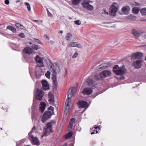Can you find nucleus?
<instances>
[{"instance_id": "nucleus-1", "label": "nucleus", "mask_w": 146, "mask_h": 146, "mask_svg": "<svg viewBox=\"0 0 146 146\" xmlns=\"http://www.w3.org/2000/svg\"><path fill=\"white\" fill-rule=\"evenodd\" d=\"M113 71L114 73L117 75H122L126 73L127 70L124 65L120 68L118 65H115L113 67Z\"/></svg>"}, {"instance_id": "nucleus-2", "label": "nucleus", "mask_w": 146, "mask_h": 146, "mask_svg": "<svg viewBox=\"0 0 146 146\" xmlns=\"http://www.w3.org/2000/svg\"><path fill=\"white\" fill-rule=\"evenodd\" d=\"M40 48V46L38 45L33 44L31 47L25 48L24 50V52L25 53L29 55L31 54H34L35 53V50H37Z\"/></svg>"}, {"instance_id": "nucleus-3", "label": "nucleus", "mask_w": 146, "mask_h": 146, "mask_svg": "<svg viewBox=\"0 0 146 146\" xmlns=\"http://www.w3.org/2000/svg\"><path fill=\"white\" fill-rule=\"evenodd\" d=\"M75 91V88L73 87L70 90V91H68V94L67 98L65 102V104L67 106H69L71 104V98L74 95Z\"/></svg>"}, {"instance_id": "nucleus-4", "label": "nucleus", "mask_w": 146, "mask_h": 146, "mask_svg": "<svg viewBox=\"0 0 146 146\" xmlns=\"http://www.w3.org/2000/svg\"><path fill=\"white\" fill-rule=\"evenodd\" d=\"M55 123L56 121H52L51 122L48 123L47 124V127L45 129V132L41 137H43L44 136H48V134L51 133L52 132V123L54 124Z\"/></svg>"}, {"instance_id": "nucleus-5", "label": "nucleus", "mask_w": 146, "mask_h": 146, "mask_svg": "<svg viewBox=\"0 0 146 146\" xmlns=\"http://www.w3.org/2000/svg\"><path fill=\"white\" fill-rule=\"evenodd\" d=\"M50 70L53 73L52 74V75L55 74L56 76V74H58L60 71L59 67L56 64H55L53 66L51 65Z\"/></svg>"}, {"instance_id": "nucleus-6", "label": "nucleus", "mask_w": 146, "mask_h": 146, "mask_svg": "<svg viewBox=\"0 0 146 146\" xmlns=\"http://www.w3.org/2000/svg\"><path fill=\"white\" fill-rule=\"evenodd\" d=\"M117 3H113L110 7V14L112 16L115 15V13L117 11Z\"/></svg>"}, {"instance_id": "nucleus-7", "label": "nucleus", "mask_w": 146, "mask_h": 146, "mask_svg": "<svg viewBox=\"0 0 146 146\" xmlns=\"http://www.w3.org/2000/svg\"><path fill=\"white\" fill-rule=\"evenodd\" d=\"M53 114L50 111H45L42 117V122L43 123H44L46 120L50 118Z\"/></svg>"}, {"instance_id": "nucleus-8", "label": "nucleus", "mask_w": 146, "mask_h": 146, "mask_svg": "<svg viewBox=\"0 0 146 146\" xmlns=\"http://www.w3.org/2000/svg\"><path fill=\"white\" fill-rule=\"evenodd\" d=\"M44 95V92L42 91L37 89L36 91V97L38 100L41 101Z\"/></svg>"}, {"instance_id": "nucleus-9", "label": "nucleus", "mask_w": 146, "mask_h": 146, "mask_svg": "<svg viewBox=\"0 0 146 146\" xmlns=\"http://www.w3.org/2000/svg\"><path fill=\"white\" fill-rule=\"evenodd\" d=\"M35 59L36 62L38 63L36 67H43L44 65L43 62V60L41 57L37 55L35 58Z\"/></svg>"}, {"instance_id": "nucleus-10", "label": "nucleus", "mask_w": 146, "mask_h": 146, "mask_svg": "<svg viewBox=\"0 0 146 146\" xmlns=\"http://www.w3.org/2000/svg\"><path fill=\"white\" fill-rule=\"evenodd\" d=\"M41 67H36L35 68V75L36 77L39 78L41 75L42 69L40 68Z\"/></svg>"}, {"instance_id": "nucleus-11", "label": "nucleus", "mask_w": 146, "mask_h": 146, "mask_svg": "<svg viewBox=\"0 0 146 146\" xmlns=\"http://www.w3.org/2000/svg\"><path fill=\"white\" fill-rule=\"evenodd\" d=\"M42 87L44 90H46L49 89V86L47 82L45 80H43L41 81Z\"/></svg>"}, {"instance_id": "nucleus-12", "label": "nucleus", "mask_w": 146, "mask_h": 146, "mask_svg": "<svg viewBox=\"0 0 146 146\" xmlns=\"http://www.w3.org/2000/svg\"><path fill=\"white\" fill-rule=\"evenodd\" d=\"M111 74V72L107 70H104L100 73V76L101 78H105L109 76Z\"/></svg>"}, {"instance_id": "nucleus-13", "label": "nucleus", "mask_w": 146, "mask_h": 146, "mask_svg": "<svg viewBox=\"0 0 146 146\" xmlns=\"http://www.w3.org/2000/svg\"><path fill=\"white\" fill-rule=\"evenodd\" d=\"M33 144L39 146L40 145V142L37 137H30V139Z\"/></svg>"}, {"instance_id": "nucleus-14", "label": "nucleus", "mask_w": 146, "mask_h": 146, "mask_svg": "<svg viewBox=\"0 0 146 146\" xmlns=\"http://www.w3.org/2000/svg\"><path fill=\"white\" fill-rule=\"evenodd\" d=\"M143 54L140 52H137L133 53L132 55L131 58L133 59H138L142 57Z\"/></svg>"}, {"instance_id": "nucleus-15", "label": "nucleus", "mask_w": 146, "mask_h": 146, "mask_svg": "<svg viewBox=\"0 0 146 146\" xmlns=\"http://www.w3.org/2000/svg\"><path fill=\"white\" fill-rule=\"evenodd\" d=\"M78 107L79 108H85L88 106L87 102L84 101H80L77 104Z\"/></svg>"}, {"instance_id": "nucleus-16", "label": "nucleus", "mask_w": 146, "mask_h": 146, "mask_svg": "<svg viewBox=\"0 0 146 146\" xmlns=\"http://www.w3.org/2000/svg\"><path fill=\"white\" fill-rule=\"evenodd\" d=\"M82 5L84 7L90 11H92L94 9V7L93 6L90 5L87 2H84L82 3Z\"/></svg>"}, {"instance_id": "nucleus-17", "label": "nucleus", "mask_w": 146, "mask_h": 146, "mask_svg": "<svg viewBox=\"0 0 146 146\" xmlns=\"http://www.w3.org/2000/svg\"><path fill=\"white\" fill-rule=\"evenodd\" d=\"M93 91L92 88H85L82 91V93L84 95H88L90 94Z\"/></svg>"}, {"instance_id": "nucleus-18", "label": "nucleus", "mask_w": 146, "mask_h": 146, "mask_svg": "<svg viewBox=\"0 0 146 146\" xmlns=\"http://www.w3.org/2000/svg\"><path fill=\"white\" fill-rule=\"evenodd\" d=\"M70 47H76L79 48H81L82 46L80 44L77 42H72L69 44Z\"/></svg>"}, {"instance_id": "nucleus-19", "label": "nucleus", "mask_w": 146, "mask_h": 146, "mask_svg": "<svg viewBox=\"0 0 146 146\" xmlns=\"http://www.w3.org/2000/svg\"><path fill=\"white\" fill-rule=\"evenodd\" d=\"M122 11L124 14L127 15L130 10V8L128 6H126L123 7L121 9Z\"/></svg>"}, {"instance_id": "nucleus-20", "label": "nucleus", "mask_w": 146, "mask_h": 146, "mask_svg": "<svg viewBox=\"0 0 146 146\" xmlns=\"http://www.w3.org/2000/svg\"><path fill=\"white\" fill-rule=\"evenodd\" d=\"M46 104L44 102H41L40 103V108L39 110L38 111L42 113L45 108Z\"/></svg>"}, {"instance_id": "nucleus-21", "label": "nucleus", "mask_w": 146, "mask_h": 146, "mask_svg": "<svg viewBox=\"0 0 146 146\" xmlns=\"http://www.w3.org/2000/svg\"><path fill=\"white\" fill-rule=\"evenodd\" d=\"M110 66V64L108 63H105L101 65H100L97 66V68H99L101 69H103L109 67Z\"/></svg>"}, {"instance_id": "nucleus-22", "label": "nucleus", "mask_w": 146, "mask_h": 146, "mask_svg": "<svg viewBox=\"0 0 146 146\" xmlns=\"http://www.w3.org/2000/svg\"><path fill=\"white\" fill-rule=\"evenodd\" d=\"M142 61L140 60L136 61L134 63L135 67L136 68H140L141 67Z\"/></svg>"}, {"instance_id": "nucleus-23", "label": "nucleus", "mask_w": 146, "mask_h": 146, "mask_svg": "<svg viewBox=\"0 0 146 146\" xmlns=\"http://www.w3.org/2000/svg\"><path fill=\"white\" fill-rule=\"evenodd\" d=\"M48 97L49 98V102L50 104H52L54 101V96L53 94H52L51 93H49Z\"/></svg>"}, {"instance_id": "nucleus-24", "label": "nucleus", "mask_w": 146, "mask_h": 146, "mask_svg": "<svg viewBox=\"0 0 146 146\" xmlns=\"http://www.w3.org/2000/svg\"><path fill=\"white\" fill-rule=\"evenodd\" d=\"M132 33L136 38H138L140 34L136 30L133 29L132 30Z\"/></svg>"}, {"instance_id": "nucleus-25", "label": "nucleus", "mask_w": 146, "mask_h": 146, "mask_svg": "<svg viewBox=\"0 0 146 146\" xmlns=\"http://www.w3.org/2000/svg\"><path fill=\"white\" fill-rule=\"evenodd\" d=\"M52 80L53 81V85L55 87L57 85V82L56 76L55 74H53Z\"/></svg>"}, {"instance_id": "nucleus-26", "label": "nucleus", "mask_w": 146, "mask_h": 146, "mask_svg": "<svg viewBox=\"0 0 146 146\" xmlns=\"http://www.w3.org/2000/svg\"><path fill=\"white\" fill-rule=\"evenodd\" d=\"M87 83L89 85H91L94 84V81L92 79L91 76H90L88 78Z\"/></svg>"}, {"instance_id": "nucleus-27", "label": "nucleus", "mask_w": 146, "mask_h": 146, "mask_svg": "<svg viewBox=\"0 0 146 146\" xmlns=\"http://www.w3.org/2000/svg\"><path fill=\"white\" fill-rule=\"evenodd\" d=\"M72 37V35L70 33H68L67 34L65 37L66 39L67 40H70Z\"/></svg>"}, {"instance_id": "nucleus-28", "label": "nucleus", "mask_w": 146, "mask_h": 146, "mask_svg": "<svg viewBox=\"0 0 146 146\" xmlns=\"http://www.w3.org/2000/svg\"><path fill=\"white\" fill-rule=\"evenodd\" d=\"M7 29L12 31L13 33H16V29L12 26H7Z\"/></svg>"}, {"instance_id": "nucleus-29", "label": "nucleus", "mask_w": 146, "mask_h": 146, "mask_svg": "<svg viewBox=\"0 0 146 146\" xmlns=\"http://www.w3.org/2000/svg\"><path fill=\"white\" fill-rule=\"evenodd\" d=\"M81 0H72V3L74 5H77L79 4Z\"/></svg>"}, {"instance_id": "nucleus-30", "label": "nucleus", "mask_w": 146, "mask_h": 146, "mask_svg": "<svg viewBox=\"0 0 146 146\" xmlns=\"http://www.w3.org/2000/svg\"><path fill=\"white\" fill-rule=\"evenodd\" d=\"M139 11V9L138 7H134L133 9V13L136 14H137Z\"/></svg>"}, {"instance_id": "nucleus-31", "label": "nucleus", "mask_w": 146, "mask_h": 146, "mask_svg": "<svg viewBox=\"0 0 146 146\" xmlns=\"http://www.w3.org/2000/svg\"><path fill=\"white\" fill-rule=\"evenodd\" d=\"M140 12L142 15H146V8H143L141 9Z\"/></svg>"}, {"instance_id": "nucleus-32", "label": "nucleus", "mask_w": 146, "mask_h": 146, "mask_svg": "<svg viewBox=\"0 0 146 146\" xmlns=\"http://www.w3.org/2000/svg\"><path fill=\"white\" fill-rule=\"evenodd\" d=\"M36 128L35 127H33L32 130L30 131V132L29 133L28 135L29 137H34L33 134H32V133L33 132V131L35 130Z\"/></svg>"}, {"instance_id": "nucleus-33", "label": "nucleus", "mask_w": 146, "mask_h": 146, "mask_svg": "<svg viewBox=\"0 0 146 146\" xmlns=\"http://www.w3.org/2000/svg\"><path fill=\"white\" fill-rule=\"evenodd\" d=\"M73 135V133L72 131H70L65 135V137H72Z\"/></svg>"}, {"instance_id": "nucleus-34", "label": "nucleus", "mask_w": 146, "mask_h": 146, "mask_svg": "<svg viewBox=\"0 0 146 146\" xmlns=\"http://www.w3.org/2000/svg\"><path fill=\"white\" fill-rule=\"evenodd\" d=\"M25 5L27 6V8L29 11H30L31 10V8L29 4L27 2H25Z\"/></svg>"}, {"instance_id": "nucleus-35", "label": "nucleus", "mask_w": 146, "mask_h": 146, "mask_svg": "<svg viewBox=\"0 0 146 146\" xmlns=\"http://www.w3.org/2000/svg\"><path fill=\"white\" fill-rule=\"evenodd\" d=\"M66 106H67L66 105ZM70 107L69 106H66V109L64 111V113L65 114H66L67 113L69 112V109Z\"/></svg>"}, {"instance_id": "nucleus-36", "label": "nucleus", "mask_w": 146, "mask_h": 146, "mask_svg": "<svg viewBox=\"0 0 146 146\" xmlns=\"http://www.w3.org/2000/svg\"><path fill=\"white\" fill-rule=\"evenodd\" d=\"M48 110H49L48 111H50V112H51V113L53 114L54 113L53 112V110H54V108L52 106H50L49 108H48Z\"/></svg>"}, {"instance_id": "nucleus-37", "label": "nucleus", "mask_w": 146, "mask_h": 146, "mask_svg": "<svg viewBox=\"0 0 146 146\" xmlns=\"http://www.w3.org/2000/svg\"><path fill=\"white\" fill-rule=\"evenodd\" d=\"M50 71H48L45 74V75L48 78H50Z\"/></svg>"}, {"instance_id": "nucleus-38", "label": "nucleus", "mask_w": 146, "mask_h": 146, "mask_svg": "<svg viewBox=\"0 0 146 146\" xmlns=\"http://www.w3.org/2000/svg\"><path fill=\"white\" fill-rule=\"evenodd\" d=\"M74 22L77 25H80L81 24V22L79 20L74 21Z\"/></svg>"}, {"instance_id": "nucleus-39", "label": "nucleus", "mask_w": 146, "mask_h": 146, "mask_svg": "<svg viewBox=\"0 0 146 146\" xmlns=\"http://www.w3.org/2000/svg\"><path fill=\"white\" fill-rule=\"evenodd\" d=\"M34 40L35 41H36L37 43L39 44H42V42H40L39 39L35 38H34Z\"/></svg>"}, {"instance_id": "nucleus-40", "label": "nucleus", "mask_w": 146, "mask_h": 146, "mask_svg": "<svg viewBox=\"0 0 146 146\" xmlns=\"http://www.w3.org/2000/svg\"><path fill=\"white\" fill-rule=\"evenodd\" d=\"M74 139L73 138V139H71V143H70V145L71 146H73L74 144Z\"/></svg>"}, {"instance_id": "nucleus-41", "label": "nucleus", "mask_w": 146, "mask_h": 146, "mask_svg": "<svg viewBox=\"0 0 146 146\" xmlns=\"http://www.w3.org/2000/svg\"><path fill=\"white\" fill-rule=\"evenodd\" d=\"M46 10L48 13V16L49 17H52V14L49 12L48 10V9H47Z\"/></svg>"}, {"instance_id": "nucleus-42", "label": "nucleus", "mask_w": 146, "mask_h": 146, "mask_svg": "<svg viewBox=\"0 0 146 146\" xmlns=\"http://www.w3.org/2000/svg\"><path fill=\"white\" fill-rule=\"evenodd\" d=\"M19 36L21 38H24L25 37V35L23 33H21L19 35Z\"/></svg>"}, {"instance_id": "nucleus-43", "label": "nucleus", "mask_w": 146, "mask_h": 146, "mask_svg": "<svg viewBox=\"0 0 146 146\" xmlns=\"http://www.w3.org/2000/svg\"><path fill=\"white\" fill-rule=\"evenodd\" d=\"M78 55L77 53L76 52L72 56V57L73 58H75L77 57Z\"/></svg>"}, {"instance_id": "nucleus-44", "label": "nucleus", "mask_w": 146, "mask_h": 146, "mask_svg": "<svg viewBox=\"0 0 146 146\" xmlns=\"http://www.w3.org/2000/svg\"><path fill=\"white\" fill-rule=\"evenodd\" d=\"M74 120H75V118H74L72 119L71 120V121L70 122L69 124L73 125V123Z\"/></svg>"}, {"instance_id": "nucleus-45", "label": "nucleus", "mask_w": 146, "mask_h": 146, "mask_svg": "<svg viewBox=\"0 0 146 146\" xmlns=\"http://www.w3.org/2000/svg\"><path fill=\"white\" fill-rule=\"evenodd\" d=\"M125 78L123 76H121L118 79L119 80H122L124 79Z\"/></svg>"}, {"instance_id": "nucleus-46", "label": "nucleus", "mask_w": 146, "mask_h": 146, "mask_svg": "<svg viewBox=\"0 0 146 146\" xmlns=\"http://www.w3.org/2000/svg\"><path fill=\"white\" fill-rule=\"evenodd\" d=\"M15 25L16 26L19 27H20V26L21 25L20 23H16L15 24Z\"/></svg>"}, {"instance_id": "nucleus-47", "label": "nucleus", "mask_w": 146, "mask_h": 146, "mask_svg": "<svg viewBox=\"0 0 146 146\" xmlns=\"http://www.w3.org/2000/svg\"><path fill=\"white\" fill-rule=\"evenodd\" d=\"M9 0H5V3L6 5H8L9 3Z\"/></svg>"}, {"instance_id": "nucleus-48", "label": "nucleus", "mask_w": 146, "mask_h": 146, "mask_svg": "<svg viewBox=\"0 0 146 146\" xmlns=\"http://www.w3.org/2000/svg\"><path fill=\"white\" fill-rule=\"evenodd\" d=\"M133 5L137 6H140V5L139 3L135 2L133 4Z\"/></svg>"}, {"instance_id": "nucleus-49", "label": "nucleus", "mask_w": 146, "mask_h": 146, "mask_svg": "<svg viewBox=\"0 0 146 146\" xmlns=\"http://www.w3.org/2000/svg\"><path fill=\"white\" fill-rule=\"evenodd\" d=\"M68 127L69 128H70V129H71L73 125L69 124Z\"/></svg>"}, {"instance_id": "nucleus-50", "label": "nucleus", "mask_w": 146, "mask_h": 146, "mask_svg": "<svg viewBox=\"0 0 146 146\" xmlns=\"http://www.w3.org/2000/svg\"><path fill=\"white\" fill-rule=\"evenodd\" d=\"M20 28L21 29H23L25 28V27L21 25L20 26Z\"/></svg>"}, {"instance_id": "nucleus-51", "label": "nucleus", "mask_w": 146, "mask_h": 146, "mask_svg": "<svg viewBox=\"0 0 146 146\" xmlns=\"http://www.w3.org/2000/svg\"><path fill=\"white\" fill-rule=\"evenodd\" d=\"M31 118H32V120H33V119H34L35 118V117H34V115L33 114H32Z\"/></svg>"}, {"instance_id": "nucleus-52", "label": "nucleus", "mask_w": 146, "mask_h": 146, "mask_svg": "<svg viewBox=\"0 0 146 146\" xmlns=\"http://www.w3.org/2000/svg\"><path fill=\"white\" fill-rule=\"evenodd\" d=\"M44 36L46 37L48 40H49V38L47 36V35H45Z\"/></svg>"}, {"instance_id": "nucleus-53", "label": "nucleus", "mask_w": 146, "mask_h": 146, "mask_svg": "<svg viewBox=\"0 0 146 146\" xmlns=\"http://www.w3.org/2000/svg\"><path fill=\"white\" fill-rule=\"evenodd\" d=\"M62 146H67V143H66L65 144L63 145Z\"/></svg>"}, {"instance_id": "nucleus-54", "label": "nucleus", "mask_w": 146, "mask_h": 146, "mask_svg": "<svg viewBox=\"0 0 146 146\" xmlns=\"http://www.w3.org/2000/svg\"><path fill=\"white\" fill-rule=\"evenodd\" d=\"M95 77L96 78H97V76H95ZM96 80H99V79L98 78H96Z\"/></svg>"}, {"instance_id": "nucleus-55", "label": "nucleus", "mask_w": 146, "mask_h": 146, "mask_svg": "<svg viewBox=\"0 0 146 146\" xmlns=\"http://www.w3.org/2000/svg\"><path fill=\"white\" fill-rule=\"evenodd\" d=\"M70 137H63V139H68V138H70Z\"/></svg>"}, {"instance_id": "nucleus-56", "label": "nucleus", "mask_w": 146, "mask_h": 146, "mask_svg": "<svg viewBox=\"0 0 146 146\" xmlns=\"http://www.w3.org/2000/svg\"><path fill=\"white\" fill-rule=\"evenodd\" d=\"M59 32L60 33L62 34L63 33V31H60Z\"/></svg>"}, {"instance_id": "nucleus-57", "label": "nucleus", "mask_w": 146, "mask_h": 146, "mask_svg": "<svg viewBox=\"0 0 146 146\" xmlns=\"http://www.w3.org/2000/svg\"><path fill=\"white\" fill-rule=\"evenodd\" d=\"M20 1V0H16V2L17 3H18Z\"/></svg>"}, {"instance_id": "nucleus-58", "label": "nucleus", "mask_w": 146, "mask_h": 146, "mask_svg": "<svg viewBox=\"0 0 146 146\" xmlns=\"http://www.w3.org/2000/svg\"><path fill=\"white\" fill-rule=\"evenodd\" d=\"M91 134H94V132H91Z\"/></svg>"}, {"instance_id": "nucleus-59", "label": "nucleus", "mask_w": 146, "mask_h": 146, "mask_svg": "<svg viewBox=\"0 0 146 146\" xmlns=\"http://www.w3.org/2000/svg\"><path fill=\"white\" fill-rule=\"evenodd\" d=\"M29 44H32V42H30L29 43Z\"/></svg>"}, {"instance_id": "nucleus-60", "label": "nucleus", "mask_w": 146, "mask_h": 146, "mask_svg": "<svg viewBox=\"0 0 146 146\" xmlns=\"http://www.w3.org/2000/svg\"><path fill=\"white\" fill-rule=\"evenodd\" d=\"M98 127H95V129H96Z\"/></svg>"}, {"instance_id": "nucleus-61", "label": "nucleus", "mask_w": 146, "mask_h": 146, "mask_svg": "<svg viewBox=\"0 0 146 146\" xmlns=\"http://www.w3.org/2000/svg\"><path fill=\"white\" fill-rule=\"evenodd\" d=\"M144 37L146 38V35L144 36Z\"/></svg>"}, {"instance_id": "nucleus-62", "label": "nucleus", "mask_w": 146, "mask_h": 146, "mask_svg": "<svg viewBox=\"0 0 146 146\" xmlns=\"http://www.w3.org/2000/svg\"><path fill=\"white\" fill-rule=\"evenodd\" d=\"M35 21H37V20H35Z\"/></svg>"}, {"instance_id": "nucleus-63", "label": "nucleus", "mask_w": 146, "mask_h": 146, "mask_svg": "<svg viewBox=\"0 0 146 146\" xmlns=\"http://www.w3.org/2000/svg\"><path fill=\"white\" fill-rule=\"evenodd\" d=\"M1 129H2V128H1Z\"/></svg>"}, {"instance_id": "nucleus-64", "label": "nucleus", "mask_w": 146, "mask_h": 146, "mask_svg": "<svg viewBox=\"0 0 146 146\" xmlns=\"http://www.w3.org/2000/svg\"><path fill=\"white\" fill-rule=\"evenodd\" d=\"M97 133V131L96 130V133Z\"/></svg>"}]
</instances>
